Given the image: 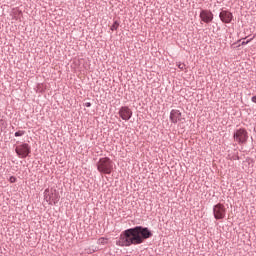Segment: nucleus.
<instances>
[{
  "label": "nucleus",
  "instance_id": "9d476101",
  "mask_svg": "<svg viewBox=\"0 0 256 256\" xmlns=\"http://www.w3.org/2000/svg\"><path fill=\"white\" fill-rule=\"evenodd\" d=\"M200 19L204 23H211V21H213V12L209 10H201Z\"/></svg>",
  "mask_w": 256,
  "mask_h": 256
},
{
  "label": "nucleus",
  "instance_id": "f3484780",
  "mask_svg": "<svg viewBox=\"0 0 256 256\" xmlns=\"http://www.w3.org/2000/svg\"><path fill=\"white\" fill-rule=\"evenodd\" d=\"M251 101H252V103H256V96H253V97L251 98Z\"/></svg>",
  "mask_w": 256,
  "mask_h": 256
},
{
  "label": "nucleus",
  "instance_id": "0eeeda50",
  "mask_svg": "<svg viewBox=\"0 0 256 256\" xmlns=\"http://www.w3.org/2000/svg\"><path fill=\"white\" fill-rule=\"evenodd\" d=\"M118 115L123 121H129L133 117V111L128 106H122L119 109Z\"/></svg>",
  "mask_w": 256,
  "mask_h": 256
},
{
  "label": "nucleus",
  "instance_id": "f8f14e48",
  "mask_svg": "<svg viewBox=\"0 0 256 256\" xmlns=\"http://www.w3.org/2000/svg\"><path fill=\"white\" fill-rule=\"evenodd\" d=\"M15 137H23V135H25V130H19L17 132H15Z\"/></svg>",
  "mask_w": 256,
  "mask_h": 256
},
{
  "label": "nucleus",
  "instance_id": "4468645a",
  "mask_svg": "<svg viewBox=\"0 0 256 256\" xmlns=\"http://www.w3.org/2000/svg\"><path fill=\"white\" fill-rule=\"evenodd\" d=\"M9 181H10V183H16L17 182V177L10 176Z\"/></svg>",
  "mask_w": 256,
  "mask_h": 256
},
{
  "label": "nucleus",
  "instance_id": "20e7f679",
  "mask_svg": "<svg viewBox=\"0 0 256 256\" xmlns=\"http://www.w3.org/2000/svg\"><path fill=\"white\" fill-rule=\"evenodd\" d=\"M15 153L20 159H27L31 155V145L27 143H21L15 146Z\"/></svg>",
  "mask_w": 256,
  "mask_h": 256
},
{
  "label": "nucleus",
  "instance_id": "f257e3e1",
  "mask_svg": "<svg viewBox=\"0 0 256 256\" xmlns=\"http://www.w3.org/2000/svg\"><path fill=\"white\" fill-rule=\"evenodd\" d=\"M153 237V232L143 226H135L121 232L116 241L117 247H131V245H141Z\"/></svg>",
  "mask_w": 256,
  "mask_h": 256
},
{
  "label": "nucleus",
  "instance_id": "2eb2a0df",
  "mask_svg": "<svg viewBox=\"0 0 256 256\" xmlns=\"http://www.w3.org/2000/svg\"><path fill=\"white\" fill-rule=\"evenodd\" d=\"M251 41H253V38H251V39H249V40H247V41H243V42L241 43V45H248V43H251Z\"/></svg>",
  "mask_w": 256,
  "mask_h": 256
},
{
  "label": "nucleus",
  "instance_id": "39448f33",
  "mask_svg": "<svg viewBox=\"0 0 256 256\" xmlns=\"http://www.w3.org/2000/svg\"><path fill=\"white\" fill-rule=\"evenodd\" d=\"M213 216L216 221H221L227 216V208L222 203L213 206Z\"/></svg>",
  "mask_w": 256,
  "mask_h": 256
},
{
  "label": "nucleus",
  "instance_id": "ddd939ff",
  "mask_svg": "<svg viewBox=\"0 0 256 256\" xmlns=\"http://www.w3.org/2000/svg\"><path fill=\"white\" fill-rule=\"evenodd\" d=\"M177 67H178L181 71H184V69H185V64H184V63H178V64H177Z\"/></svg>",
  "mask_w": 256,
  "mask_h": 256
},
{
  "label": "nucleus",
  "instance_id": "423d86ee",
  "mask_svg": "<svg viewBox=\"0 0 256 256\" xmlns=\"http://www.w3.org/2000/svg\"><path fill=\"white\" fill-rule=\"evenodd\" d=\"M44 199L49 205H57L59 203V193L56 190H54V193L50 192L49 188H47L44 191Z\"/></svg>",
  "mask_w": 256,
  "mask_h": 256
},
{
  "label": "nucleus",
  "instance_id": "1a4fd4ad",
  "mask_svg": "<svg viewBox=\"0 0 256 256\" xmlns=\"http://www.w3.org/2000/svg\"><path fill=\"white\" fill-rule=\"evenodd\" d=\"M219 19L222 21V23L229 24L233 21V13H231L229 10H222L219 13Z\"/></svg>",
  "mask_w": 256,
  "mask_h": 256
},
{
  "label": "nucleus",
  "instance_id": "7ed1b4c3",
  "mask_svg": "<svg viewBox=\"0 0 256 256\" xmlns=\"http://www.w3.org/2000/svg\"><path fill=\"white\" fill-rule=\"evenodd\" d=\"M233 139L238 145H245L249 139V133L245 128H239L234 132Z\"/></svg>",
  "mask_w": 256,
  "mask_h": 256
},
{
  "label": "nucleus",
  "instance_id": "f03ea898",
  "mask_svg": "<svg viewBox=\"0 0 256 256\" xmlns=\"http://www.w3.org/2000/svg\"><path fill=\"white\" fill-rule=\"evenodd\" d=\"M99 173L104 175H111L113 173V161L109 157L100 158L96 164Z\"/></svg>",
  "mask_w": 256,
  "mask_h": 256
},
{
  "label": "nucleus",
  "instance_id": "9b49d317",
  "mask_svg": "<svg viewBox=\"0 0 256 256\" xmlns=\"http://www.w3.org/2000/svg\"><path fill=\"white\" fill-rule=\"evenodd\" d=\"M110 29L111 31H117V29H119V21H114Z\"/></svg>",
  "mask_w": 256,
  "mask_h": 256
},
{
  "label": "nucleus",
  "instance_id": "6e6552de",
  "mask_svg": "<svg viewBox=\"0 0 256 256\" xmlns=\"http://www.w3.org/2000/svg\"><path fill=\"white\" fill-rule=\"evenodd\" d=\"M183 114L181 113V111L177 110V109H172L170 112V121L171 123H173L174 125H177V123H179V121H183Z\"/></svg>",
  "mask_w": 256,
  "mask_h": 256
},
{
  "label": "nucleus",
  "instance_id": "dca6fc26",
  "mask_svg": "<svg viewBox=\"0 0 256 256\" xmlns=\"http://www.w3.org/2000/svg\"><path fill=\"white\" fill-rule=\"evenodd\" d=\"M84 107H91V102H86V103L84 104Z\"/></svg>",
  "mask_w": 256,
  "mask_h": 256
}]
</instances>
